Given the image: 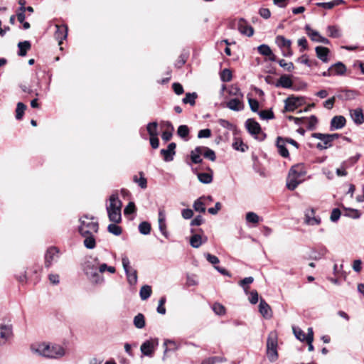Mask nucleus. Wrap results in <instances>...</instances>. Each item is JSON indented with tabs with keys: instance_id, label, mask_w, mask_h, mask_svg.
Masks as SVG:
<instances>
[{
	"instance_id": "17",
	"label": "nucleus",
	"mask_w": 364,
	"mask_h": 364,
	"mask_svg": "<svg viewBox=\"0 0 364 364\" xmlns=\"http://www.w3.org/2000/svg\"><path fill=\"white\" fill-rule=\"evenodd\" d=\"M226 107L233 111H241L244 109L243 98L231 99L226 103Z\"/></svg>"
},
{
	"instance_id": "38",
	"label": "nucleus",
	"mask_w": 364,
	"mask_h": 364,
	"mask_svg": "<svg viewBox=\"0 0 364 364\" xmlns=\"http://www.w3.org/2000/svg\"><path fill=\"white\" fill-rule=\"evenodd\" d=\"M134 324L137 328H142L145 326L144 316L139 313L134 318Z\"/></svg>"
},
{
	"instance_id": "26",
	"label": "nucleus",
	"mask_w": 364,
	"mask_h": 364,
	"mask_svg": "<svg viewBox=\"0 0 364 364\" xmlns=\"http://www.w3.org/2000/svg\"><path fill=\"white\" fill-rule=\"evenodd\" d=\"M331 70L333 75H343L346 72V67L343 63L338 62L331 66Z\"/></svg>"
},
{
	"instance_id": "51",
	"label": "nucleus",
	"mask_w": 364,
	"mask_h": 364,
	"mask_svg": "<svg viewBox=\"0 0 364 364\" xmlns=\"http://www.w3.org/2000/svg\"><path fill=\"white\" fill-rule=\"evenodd\" d=\"M267 356L269 361L274 362L278 358L277 348L267 349Z\"/></svg>"
},
{
	"instance_id": "10",
	"label": "nucleus",
	"mask_w": 364,
	"mask_h": 364,
	"mask_svg": "<svg viewBox=\"0 0 364 364\" xmlns=\"http://www.w3.org/2000/svg\"><path fill=\"white\" fill-rule=\"evenodd\" d=\"M13 337L11 325H0V345H5Z\"/></svg>"
},
{
	"instance_id": "14",
	"label": "nucleus",
	"mask_w": 364,
	"mask_h": 364,
	"mask_svg": "<svg viewBox=\"0 0 364 364\" xmlns=\"http://www.w3.org/2000/svg\"><path fill=\"white\" fill-rule=\"evenodd\" d=\"M158 343L154 340H148L144 342L141 346V351L142 354L146 356H152L155 346Z\"/></svg>"
},
{
	"instance_id": "37",
	"label": "nucleus",
	"mask_w": 364,
	"mask_h": 364,
	"mask_svg": "<svg viewBox=\"0 0 364 364\" xmlns=\"http://www.w3.org/2000/svg\"><path fill=\"white\" fill-rule=\"evenodd\" d=\"M305 30L306 31V34L310 37L311 41H315V42L318 41V40L321 37V35L318 33V32L311 28V27L309 25H306L305 26Z\"/></svg>"
},
{
	"instance_id": "47",
	"label": "nucleus",
	"mask_w": 364,
	"mask_h": 364,
	"mask_svg": "<svg viewBox=\"0 0 364 364\" xmlns=\"http://www.w3.org/2000/svg\"><path fill=\"white\" fill-rule=\"evenodd\" d=\"M139 230L142 235H148L151 231V225L148 222H142L139 225Z\"/></svg>"
},
{
	"instance_id": "55",
	"label": "nucleus",
	"mask_w": 364,
	"mask_h": 364,
	"mask_svg": "<svg viewBox=\"0 0 364 364\" xmlns=\"http://www.w3.org/2000/svg\"><path fill=\"white\" fill-rule=\"evenodd\" d=\"M140 176L141 177L139 178H138L136 176H134V181L135 183H137L141 188H146L147 186L146 179L144 177L143 173L141 172L140 173Z\"/></svg>"
},
{
	"instance_id": "44",
	"label": "nucleus",
	"mask_w": 364,
	"mask_h": 364,
	"mask_svg": "<svg viewBox=\"0 0 364 364\" xmlns=\"http://www.w3.org/2000/svg\"><path fill=\"white\" fill-rule=\"evenodd\" d=\"M228 93L230 96H234L238 98H243L244 97L240 88L236 85H231L228 89Z\"/></svg>"
},
{
	"instance_id": "32",
	"label": "nucleus",
	"mask_w": 364,
	"mask_h": 364,
	"mask_svg": "<svg viewBox=\"0 0 364 364\" xmlns=\"http://www.w3.org/2000/svg\"><path fill=\"white\" fill-rule=\"evenodd\" d=\"M31 43L28 41H25L23 42H19L18 44V47L19 48L18 55L25 56L26 55L27 51L31 48Z\"/></svg>"
},
{
	"instance_id": "42",
	"label": "nucleus",
	"mask_w": 364,
	"mask_h": 364,
	"mask_svg": "<svg viewBox=\"0 0 364 364\" xmlns=\"http://www.w3.org/2000/svg\"><path fill=\"white\" fill-rule=\"evenodd\" d=\"M198 178L200 182L208 184L213 181V175L209 173H198Z\"/></svg>"
},
{
	"instance_id": "41",
	"label": "nucleus",
	"mask_w": 364,
	"mask_h": 364,
	"mask_svg": "<svg viewBox=\"0 0 364 364\" xmlns=\"http://www.w3.org/2000/svg\"><path fill=\"white\" fill-rule=\"evenodd\" d=\"M198 95L196 92H188L186 94V97L183 99V102L184 104H190L191 106H193L196 104V99Z\"/></svg>"
},
{
	"instance_id": "31",
	"label": "nucleus",
	"mask_w": 364,
	"mask_h": 364,
	"mask_svg": "<svg viewBox=\"0 0 364 364\" xmlns=\"http://www.w3.org/2000/svg\"><path fill=\"white\" fill-rule=\"evenodd\" d=\"M328 36L331 38H338L342 36V32L338 26H328L327 27Z\"/></svg>"
},
{
	"instance_id": "40",
	"label": "nucleus",
	"mask_w": 364,
	"mask_h": 364,
	"mask_svg": "<svg viewBox=\"0 0 364 364\" xmlns=\"http://www.w3.org/2000/svg\"><path fill=\"white\" fill-rule=\"evenodd\" d=\"M139 294L142 300H146L151 294V287L149 285L143 286L140 289Z\"/></svg>"
},
{
	"instance_id": "58",
	"label": "nucleus",
	"mask_w": 364,
	"mask_h": 364,
	"mask_svg": "<svg viewBox=\"0 0 364 364\" xmlns=\"http://www.w3.org/2000/svg\"><path fill=\"white\" fill-rule=\"evenodd\" d=\"M262 119H271L274 118V113L272 110H262L259 112Z\"/></svg>"
},
{
	"instance_id": "34",
	"label": "nucleus",
	"mask_w": 364,
	"mask_h": 364,
	"mask_svg": "<svg viewBox=\"0 0 364 364\" xmlns=\"http://www.w3.org/2000/svg\"><path fill=\"white\" fill-rule=\"evenodd\" d=\"M343 2V0H334L330 2H318L316 3V5L325 9H331L334 6L339 5Z\"/></svg>"
},
{
	"instance_id": "53",
	"label": "nucleus",
	"mask_w": 364,
	"mask_h": 364,
	"mask_svg": "<svg viewBox=\"0 0 364 364\" xmlns=\"http://www.w3.org/2000/svg\"><path fill=\"white\" fill-rule=\"evenodd\" d=\"M257 50L258 52L262 55L268 56L269 55H272V50L267 45H260L259 46H258Z\"/></svg>"
},
{
	"instance_id": "24",
	"label": "nucleus",
	"mask_w": 364,
	"mask_h": 364,
	"mask_svg": "<svg viewBox=\"0 0 364 364\" xmlns=\"http://www.w3.org/2000/svg\"><path fill=\"white\" fill-rule=\"evenodd\" d=\"M203 146H197L194 150L191 151L190 156L193 164H200L202 162L200 156L203 154Z\"/></svg>"
},
{
	"instance_id": "18",
	"label": "nucleus",
	"mask_w": 364,
	"mask_h": 364,
	"mask_svg": "<svg viewBox=\"0 0 364 364\" xmlns=\"http://www.w3.org/2000/svg\"><path fill=\"white\" fill-rule=\"evenodd\" d=\"M245 126L252 135H257L261 132L260 125L252 119H248L245 122Z\"/></svg>"
},
{
	"instance_id": "6",
	"label": "nucleus",
	"mask_w": 364,
	"mask_h": 364,
	"mask_svg": "<svg viewBox=\"0 0 364 364\" xmlns=\"http://www.w3.org/2000/svg\"><path fill=\"white\" fill-rule=\"evenodd\" d=\"M122 263L127 275L129 284L134 286L137 282V272L136 270L133 269L130 265V261L127 256H123L122 258Z\"/></svg>"
},
{
	"instance_id": "19",
	"label": "nucleus",
	"mask_w": 364,
	"mask_h": 364,
	"mask_svg": "<svg viewBox=\"0 0 364 364\" xmlns=\"http://www.w3.org/2000/svg\"><path fill=\"white\" fill-rule=\"evenodd\" d=\"M346 120L343 116H335L331 119L330 129L331 131L340 129L346 125Z\"/></svg>"
},
{
	"instance_id": "15",
	"label": "nucleus",
	"mask_w": 364,
	"mask_h": 364,
	"mask_svg": "<svg viewBox=\"0 0 364 364\" xmlns=\"http://www.w3.org/2000/svg\"><path fill=\"white\" fill-rule=\"evenodd\" d=\"M56 31H55V38L58 41V44L61 45L63 41L66 39L68 36V27L66 25H55Z\"/></svg>"
},
{
	"instance_id": "20",
	"label": "nucleus",
	"mask_w": 364,
	"mask_h": 364,
	"mask_svg": "<svg viewBox=\"0 0 364 364\" xmlns=\"http://www.w3.org/2000/svg\"><path fill=\"white\" fill-rule=\"evenodd\" d=\"M237 28L242 34L246 35L249 37L252 36L254 33L253 28L248 25L242 18L240 19L238 21Z\"/></svg>"
},
{
	"instance_id": "52",
	"label": "nucleus",
	"mask_w": 364,
	"mask_h": 364,
	"mask_svg": "<svg viewBox=\"0 0 364 364\" xmlns=\"http://www.w3.org/2000/svg\"><path fill=\"white\" fill-rule=\"evenodd\" d=\"M246 220L247 223L257 224L259 221V217L253 212H248L246 214Z\"/></svg>"
},
{
	"instance_id": "29",
	"label": "nucleus",
	"mask_w": 364,
	"mask_h": 364,
	"mask_svg": "<svg viewBox=\"0 0 364 364\" xmlns=\"http://www.w3.org/2000/svg\"><path fill=\"white\" fill-rule=\"evenodd\" d=\"M165 126L166 127V129L163 132L161 138L164 141H168L172 137L174 128L169 122H166Z\"/></svg>"
},
{
	"instance_id": "60",
	"label": "nucleus",
	"mask_w": 364,
	"mask_h": 364,
	"mask_svg": "<svg viewBox=\"0 0 364 364\" xmlns=\"http://www.w3.org/2000/svg\"><path fill=\"white\" fill-rule=\"evenodd\" d=\"M278 63L282 68H284L289 72L291 71L294 68V64L291 62L287 63L283 59L279 60Z\"/></svg>"
},
{
	"instance_id": "63",
	"label": "nucleus",
	"mask_w": 364,
	"mask_h": 364,
	"mask_svg": "<svg viewBox=\"0 0 364 364\" xmlns=\"http://www.w3.org/2000/svg\"><path fill=\"white\" fill-rule=\"evenodd\" d=\"M248 103L252 112H257L259 109V102L255 99L249 98Z\"/></svg>"
},
{
	"instance_id": "4",
	"label": "nucleus",
	"mask_w": 364,
	"mask_h": 364,
	"mask_svg": "<svg viewBox=\"0 0 364 364\" xmlns=\"http://www.w3.org/2000/svg\"><path fill=\"white\" fill-rule=\"evenodd\" d=\"M83 270L88 279L93 284H100L104 282V277L98 272L97 259L87 261L84 264Z\"/></svg>"
},
{
	"instance_id": "5",
	"label": "nucleus",
	"mask_w": 364,
	"mask_h": 364,
	"mask_svg": "<svg viewBox=\"0 0 364 364\" xmlns=\"http://www.w3.org/2000/svg\"><path fill=\"white\" fill-rule=\"evenodd\" d=\"M80 225L78 230L82 236H86L89 234L97 233L99 229V225L97 221H94L93 217L84 215L80 219Z\"/></svg>"
},
{
	"instance_id": "13",
	"label": "nucleus",
	"mask_w": 364,
	"mask_h": 364,
	"mask_svg": "<svg viewBox=\"0 0 364 364\" xmlns=\"http://www.w3.org/2000/svg\"><path fill=\"white\" fill-rule=\"evenodd\" d=\"M302 98L297 97H289L284 101L285 107L284 109L287 112H292L296 109L299 106L301 105Z\"/></svg>"
},
{
	"instance_id": "25",
	"label": "nucleus",
	"mask_w": 364,
	"mask_h": 364,
	"mask_svg": "<svg viewBox=\"0 0 364 364\" xmlns=\"http://www.w3.org/2000/svg\"><path fill=\"white\" fill-rule=\"evenodd\" d=\"M286 141L282 137H278L277 140V146L278 149V152L283 157H288L289 156V151L286 148Z\"/></svg>"
},
{
	"instance_id": "56",
	"label": "nucleus",
	"mask_w": 364,
	"mask_h": 364,
	"mask_svg": "<svg viewBox=\"0 0 364 364\" xmlns=\"http://www.w3.org/2000/svg\"><path fill=\"white\" fill-rule=\"evenodd\" d=\"M313 341H314L313 328L310 327L308 328V338H307V341H306V343H308V346H309V351L314 350V346L312 344Z\"/></svg>"
},
{
	"instance_id": "57",
	"label": "nucleus",
	"mask_w": 364,
	"mask_h": 364,
	"mask_svg": "<svg viewBox=\"0 0 364 364\" xmlns=\"http://www.w3.org/2000/svg\"><path fill=\"white\" fill-rule=\"evenodd\" d=\"M232 73L229 69H224L220 74L223 82H230L232 80Z\"/></svg>"
},
{
	"instance_id": "46",
	"label": "nucleus",
	"mask_w": 364,
	"mask_h": 364,
	"mask_svg": "<svg viewBox=\"0 0 364 364\" xmlns=\"http://www.w3.org/2000/svg\"><path fill=\"white\" fill-rule=\"evenodd\" d=\"M338 97L346 100H352L355 97V93L352 90H343L341 92Z\"/></svg>"
},
{
	"instance_id": "11",
	"label": "nucleus",
	"mask_w": 364,
	"mask_h": 364,
	"mask_svg": "<svg viewBox=\"0 0 364 364\" xmlns=\"http://www.w3.org/2000/svg\"><path fill=\"white\" fill-rule=\"evenodd\" d=\"M312 137L321 140V142L316 145V147L319 149H326L332 146V141L328 134L314 133L312 134Z\"/></svg>"
},
{
	"instance_id": "21",
	"label": "nucleus",
	"mask_w": 364,
	"mask_h": 364,
	"mask_svg": "<svg viewBox=\"0 0 364 364\" xmlns=\"http://www.w3.org/2000/svg\"><path fill=\"white\" fill-rule=\"evenodd\" d=\"M350 115L353 121L356 124H362L364 122V114L363 110L360 108L351 109L350 111Z\"/></svg>"
},
{
	"instance_id": "61",
	"label": "nucleus",
	"mask_w": 364,
	"mask_h": 364,
	"mask_svg": "<svg viewBox=\"0 0 364 364\" xmlns=\"http://www.w3.org/2000/svg\"><path fill=\"white\" fill-rule=\"evenodd\" d=\"M348 168V162L343 161L341 164V168L336 169V174L338 176H346L347 175V171L346 168Z\"/></svg>"
},
{
	"instance_id": "49",
	"label": "nucleus",
	"mask_w": 364,
	"mask_h": 364,
	"mask_svg": "<svg viewBox=\"0 0 364 364\" xmlns=\"http://www.w3.org/2000/svg\"><path fill=\"white\" fill-rule=\"evenodd\" d=\"M157 127L156 122H151L147 124L146 129L150 137L157 136Z\"/></svg>"
},
{
	"instance_id": "8",
	"label": "nucleus",
	"mask_w": 364,
	"mask_h": 364,
	"mask_svg": "<svg viewBox=\"0 0 364 364\" xmlns=\"http://www.w3.org/2000/svg\"><path fill=\"white\" fill-rule=\"evenodd\" d=\"M59 257V249L52 246L48 248L45 255V267L49 268Z\"/></svg>"
},
{
	"instance_id": "1",
	"label": "nucleus",
	"mask_w": 364,
	"mask_h": 364,
	"mask_svg": "<svg viewBox=\"0 0 364 364\" xmlns=\"http://www.w3.org/2000/svg\"><path fill=\"white\" fill-rule=\"evenodd\" d=\"M31 350L33 353L53 359L60 358L65 354V350L61 346L46 343L33 344L31 346Z\"/></svg>"
},
{
	"instance_id": "16",
	"label": "nucleus",
	"mask_w": 364,
	"mask_h": 364,
	"mask_svg": "<svg viewBox=\"0 0 364 364\" xmlns=\"http://www.w3.org/2000/svg\"><path fill=\"white\" fill-rule=\"evenodd\" d=\"M176 144L172 142L168 145L166 149L161 150V154L164 156V159L165 161H171L173 159V156L176 154Z\"/></svg>"
},
{
	"instance_id": "23",
	"label": "nucleus",
	"mask_w": 364,
	"mask_h": 364,
	"mask_svg": "<svg viewBox=\"0 0 364 364\" xmlns=\"http://www.w3.org/2000/svg\"><path fill=\"white\" fill-rule=\"evenodd\" d=\"M206 205L205 196H201L194 201L193 207L195 211L204 213L206 210Z\"/></svg>"
},
{
	"instance_id": "50",
	"label": "nucleus",
	"mask_w": 364,
	"mask_h": 364,
	"mask_svg": "<svg viewBox=\"0 0 364 364\" xmlns=\"http://www.w3.org/2000/svg\"><path fill=\"white\" fill-rule=\"evenodd\" d=\"M204 150L203 152V156L206 158L210 160L211 161H215L216 159L215 154L213 150L206 147L203 146Z\"/></svg>"
},
{
	"instance_id": "54",
	"label": "nucleus",
	"mask_w": 364,
	"mask_h": 364,
	"mask_svg": "<svg viewBox=\"0 0 364 364\" xmlns=\"http://www.w3.org/2000/svg\"><path fill=\"white\" fill-rule=\"evenodd\" d=\"M107 229L110 233H112L114 235H117V236L121 235V233H122V228L119 226L117 225L116 223L115 224H109L108 225Z\"/></svg>"
},
{
	"instance_id": "43",
	"label": "nucleus",
	"mask_w": 364,
	"mask_h": 364,
	"mask_svg": "<svg viewBox=\"0 0 364 364\" xmlns=\"http://www.w3.org/2000/svg\"><path fill=\"white\" fill-rule=\"evenodd\" d=\"M293 332L296 338L300 341H307L308 334L306 335L305 333L301 328L293 327Z\"/></svg>"
},
{
	"instance_id": "45",
	"label": "nucleus",
	"mask_w": 364,
	"mask_h": 364,
	"mask_svg": "<svg viewBox=\"0 0 364 364\" xmlns=\"http://www.w3.org/2000/svg\"><path fill=\"white\" fill-rule=\"evenodd\" d=\"M177 134L185 140H187V136L189 134V129L186 125H180L177 130Z\"/></svg>"
},
{
	"instance_id": "12",
	"label": "nucleus",
	"mask_w": 364,
	"mask_h": 364,
	"mask_svg": "<svg viewBox=\"0 0 364 364\" xmlns=\"http://www.w3.org/2000/svg\"><path fill=\"white\" fill-rule=\"evenodd\" d=\"M192 236L190 237V245L193 248H198L208 241V237L199 233L195 232L194 229L191 230Z\"/></svg>"
},
{
	"instance_id": "39",
	"label": "nucleus",
	"mask_w": 364,
	"mask_h": 364,
	"mask_svg": "<svg viewBox=\"0 0 364 364\" xmlns=\"http://www.w3.org/2000/svg\"><path fill=\"white\" fill-rule=\"evenodd\" d=\"M304 124H305L309 129H314L318 122V119L314 115H311L309 118H304Z\"/></svg>"
},
{
	"instance_id": "59",
	"label": "nucleus",
	"mask_w": 364,
	"mask_h": 364,
	"mask_svg": "<svg viewBox=\"0 0 364 364\" xmlns=\"http://www.w3.org/2000/svg\"><path fill=\"white\" fill-rule=\"evenodd\" d=\"M213 310L218 315H223L225 313V309L224 306L219 303H215L213 304Z\"/></svg>"
},
{
	"instance_id": "33",
	"label": "nucleus",
	"mask_w": 364,
	"mask_h": 364,
	"mask_svg": "<svg viewBox=\"0 0 364 364\" xmlns=\"http://www.w3.org/2000/svg\"><path fill=\"white\" fill-rule=\"evenodd\" d=\"M97 268L99 274H102L105 272L107 271L111 274H114L116 272L115 267L112 266H108L105 263H100L97 259Z\"/></svg>"
},
{
	"instance_id": "27",
	"label": "nucleus",
	"mask_w": 364,
	"mask_h": 364,
	"mask_svg": "<svg viewBox=\"0 0 364 364\" xmlns=\"http://www.w3.org/2000/svg\"><path fill=\"white\" fill-rule=\"evenodd\" d=\"M259 311L260 314L265 318L271 316V309L269 304L263 299L260 300L259 304Z\"/></svg>"
},
{
	"instance_id": "28",
	"label": "nucleus",
	"mask_w": 364,
	"mask_h": 364,
	"mask_svg": "<svg viewBox=\"0 0 364 364\" xmlns=\"http://www.w3.org/2000/svg\"><path fill=\"white\" fill-rule=\"evenodd\" d=\"M277 348V334L275 331H271L267 341V349Z\"/></svg>"
},
{
	"instance_id": "3",
	"label": "nucleus",
	"mask_w": 364,
	"mask_h": 364,
	"mask_svg": "<svg viewBox=\"0 0 364 364\" xmlns=\"http://www.w3.org/2000/svg\"><path fill=\"white\" fill-rule=\"evenodd\" d=\"M122 201L117 194H112L109 197V204L107 206L109 219L114 223H119L122 220Z\"/></svg>"
},
{
	"instance_id": "30",
	"label": "nucleus",
	"mask_w": 364,
	"mask_h": 364,
	"mask_svg": "<svg viewBox=\"0 0 364 364\" xmlns=\"http://www.w3.org/2000/svg\"><path fill=\"white\" fill-rule=\"evenodd\" d=\"M276 86L284 88H290L292 86V80L286 75H282L277 82Z\"/></svg>"
},
{
	"instance_id": "7",
	"label": "nucleus",
	"mask_w": 364,
	"mask_h": 364,
	"mask_svg": "<svg viewBox=\"0 0 364 364\" xmlns=\"http://www.w3.org/2000/svg\"><path fill=\"white\" fill-rule=\"evenodd\" d=\"M275 43L281 49L284 57H290L293 55L291 40L286 38L282 35H279L275 38Z\"/></svg>"
},
{
	"instance_id": "48",
	"label": "nucleus",
	"mask_w": 364,
	"mask_h": 364,
	"mask_svg": "<svg viewBox=\"0 0 364 364\" xmlns=\"http://www.w3.org/2000/svg\"><path fill=\"white\" fill-rule=\"evenodd\" d=\"M26 109V106L23 103L18 102L17 104L16 109V118L17 119H21L23 117Z\"/></svg>"
},
{
	"instance_id": "62",
	"label": "nucleus",
	"mask_w": 364,
	"mask_h": 364,
	"mask_svg": "<svg viewBox=\"0 0 364 364\" xmlns=\"http://www.w3.org/2000/svg\"><path fill=\"white\" fill-rule=\"evenodd\" d=\"M165 303H166V298L164 296H163L159 299V305L157 307V312L159 314H166V308L164 306Z\"/></svg>"
},
{
	"instance_id": "22",
	"label": "nucleus",
	"mask_w": 364,
	"mask_h": 364,
	"mask_svg": "<svg viewBox=\"0 0 364 364\" xmlns=\"http://www.w3.org/2000/svg\"><path fill=\"white\" fill-rule=\"evenodd\" d=\"M315 50L318 58H319L323 63L328 62V55L330 50L328 48L323 46H317L316 47Z\"/></svg>"
},
{
	"instance_id": "2",
	"label": "nucleus",
	"mask_w": 364,
	"mask_h": 364,
	"mask_svg": "<svg viewBox=\"0 0 364 364\" xmlns=\"http://www.w3.org/2000/svg\"><path fill=\"white\" fill-rule=\"evenodd\" d=\"M306 173V168L302 164H296L290 168L287 178V187L289 190H294L302 181Z\"/></svg>"
},
{
	"instance_id": "64",
	"label": "nucleus",
	"mask_w": 364,
	"mask_h": 364,
	"mask_svg": "<svg viewBox=\"0 0 364 364\" xmlns=\"http://www.w3.org/2000/svg\"><path fill=\"white\" fill-rule=\"evenodd\" d=\"M222 361L223 359L220 357H212L203 360L201 364H216L218 362Z\"/></svg>"
},
{
	"instance_id": "35",
	"label": "nucleus",
	"mask_w": 364,
	"mask_h": 364,
	"mask_svg": "<svg viewBox=\"0 0 364 364\" xmlns=\"http://www.w3.org/2000/svg\"><path fill=\"white\" fill-rule=\"evenodd\" d=\"M232 146L235 150L240 151L241 152H245L248 149V146L239 138L234 139Z\"/></svg>"
},
{
	"instance_id": "36",
	"label": "nucleus",
	"mask_w": 364,
	"mask_h": 364,
	"mask_svg": "<svg viewBox=\"0 0 364 364\" xmlns=\"http://www.w3.org/2000/svg\"><path fill=\"white\" fill-rule=\"evenodd\" d=\"M83 237H85L83 243L85 247H87V249H94L96 246L94 234H89Z\"/></svg>"
},
{
	"instance_id": "9",
	"label": "nucleus",
	"mask_w": 364,
	"mask_h": 364,
	"mask_svg": "<svg viewBox=\"0 0 364 364\" xmlns=\"http://www.w3.org/2000/svg\"><path fill=\"white\" fill-rule=\"evenodd\" d=\"M304 223L307 225H318L321 223V218L316 215L314 208L306 209L304 213Z\"/></svg>"
}]
</instances>
